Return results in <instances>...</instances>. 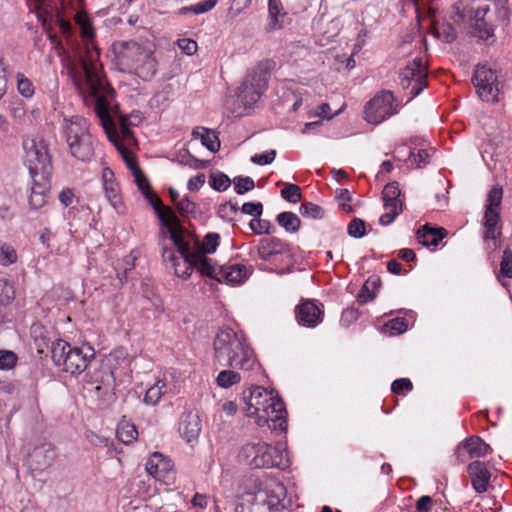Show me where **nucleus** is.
<instances>
[{"label": "nucleus", "mask_w": 512, "mask_h": 512, "mask_svg": "<svg viewBox=\"0 0 512 512\" xmlns=\"http://www.w3.org/2000/svg\"><path fill=\"white\" fill-rule=\"evenodd\" d=\"M192 138L199 139L201 144L206 147L210 152H217L220 148V141L215 131L197 127L192 131Z\"/></svg>", "instance_id": "30"}, {"label": "nucleus", "mask_w": 512, "mask_h": 512, "mask_svg": "<svg viewBox=\"0 0 512 512\" xmlns=\"http://www.w3.org/2000/svg\"><path fill=\"white\" fill-rule=\"evenodd\" d=\"M62 132L70 154L81 162H90L95 153V139L90 133L89 121L80 116L65 117Z\"/></svg>", "instance_id": "6"}, {"label": "nucleus", "mask_w": 512, "mask_h": 512, "mask_svg": "<svg viewBox=\"0 0 512 512\" xmlns=\"http://www.w3.org/2000/svg\"><path fill=\"white\" fill-rule=\"evenodd\" d=\"M299 212L303 217L310 219H322L324 210L321 206L312 202H304L299 207Z\"/></svg>", "instance_id": "41"}, {"label": "nucleus", "mask_w": 512, "mask_h": 512, "mask_svg": "<svg viewBox=\"0 0 512 512\" xmlns=\"http://www.w3.org/2000/svg\"><path fill=\"white\" fill-rule=\"evenodd\" d=\"M248 278V271L244 265L232 264L222 266L220 278L218 282H226L231 285H239Z\"/></svg>", "instance_id": "27"}, {"label": "nucleus", "mask_w": 512, "mask_h": 512, "mask_svg": "<svg viewBox=\"0 0 512 512\" xmlns=\"http://www.w3.org/2000/svg\"><path fill=\"white\" fill-rule=\"evenodd\" d=\"M17 356L9 350H0V370H10L17 363Z\"/></svg>", "instance_id": "51"}, {"label": "nucleus", "mask_w": 512, "mask_h": 512, "mask_svg": "<svg viewBox=\"0 0 512 512\" xmlns=\"http://www.w3.org/2000/svg\"><path fill=\"white\" fill-rule=\"evenodd\" d=\"M18 256L16 250L7 243L0 245V265L7 267L17 262Z\"/></svg>", "instance_id": "42"}, {"label": "nucleus", "mask_w": 512, "mask_h": 512, "mask_svg": "<svg viewBox=\"0 0 512 512\" xmlns=\"http://www.w3.org/2000/svg\"><path fill=\"white\" fill-rule=\"evenodd\" d=\"M500 272L506 278H512V252L509 249L503 251L500 262Z\"/></svg>", "instance_id": "53"}, {"label": "nucleus", "mask_w": 512, "mask_h": 512, "mask_svg": "<svg viewBox=\"0 0 512 512\" xmlns=\"http://www.w3.org/2000/svg\"><path fill=\"white\" fill-rule=\"evenodd\" d=\"M503 199V189L500 185H494L486 197L484 214L500 215V205Z\"/></svg>", "instance_id": "31"}, {"label": "nucleus", "mask_w": 512, "mask_h": 512, "mask_svg": "<svg viewBox=\"0 0 512 512\" xmlns=\"http://www.w3.org/2000/svg\"><path fill=\"white\" fill-rule=\"evenodd\" d=\"M97 53H89V55H80L77 60L70 61L67 64V73L77 89L88 92L95 100L94 110L102 124V111L105 112L108 120V129L111 134L117 137L120 143L131 144L135 142L133 131L130 126L133 122L130 118L120 117L119 123L116 124L110 113L111 98L113 90L106 84L101 73L100 66L96 61ZM135 118H140L135 115Z\"/></svg>", "instance_id": "1"}, {"label": "nucleus", "mask_w": 512, "mask_h": 512, "mask_svg": "<svg viewBox=\"0 0 512 512\" xmlns=\"http://www.w3.org/2000/svg\"><path fill=\"white\" fill-rule=\"evenodd\" d=\"M490 6L487 4L478 5L474 11L473 33L481 39H489L494 36L495 22L492 16H487Z\"/></svg>", "instance_id": "18"}, {"label": "nucleus", "mask_w": 512, "mask_h": 512, "mask_svg": "<svg viewBox=\"0 0 512 512\" xmlns=\"http://www.w3.org/2000/svg\"><path fill=\"white\" fill-rule=\"evenodd\" d=\"M102 182H103V189L105 192V196L111 206L118 212H123V202L120 195L119 186L115 181V176L113 171L105 167L102 170Z\"/></svg>", "instance_id": "20"}, {"label": "nucleus", "mask_w": 512, "mask_h": 512, "mask_svg": "<svg viewBox=\"0 0 512 512\" xmlns=\"http://www.w3.org/2000/svg\"><path fill=\"white\" fill-rule=\"evenodd\" d=\"M290 506L283 483L268 479L256 491L242 495L235 512H290Z\"/></svg>", "instance_id": "5"}, {"label": "nucleus", "mask_w": 512, "mask_h": 512, "mask_svg": "<svg viewBox=\"0 0 512 512\" xmlns=\"http://www.w3.org/2000/svg\"><path fill=\"white\" fill-rule=\"evenodd\" d=\"M52 360L56 366L72 374H81L95 357V350L89 345L72 347L68 342L57 339L51 347Z\"/></svg>", "instance_id": "8"}, {"label": "nucleus", "mask_w": 512, "mask_h": 512, "mask_svg": "<svg viewBox=\"0 0 512 512\" xmlns=\"http://www.w3.org/2000/svg\"><path fill=\"white\" fill-rule=\"evenodd\" d=\"M472 80L477 94L482 100L486 102L498 101L499 82L495 70L487 65H478Z\"/></svg>", "instance_id": "14"}, {"label": "nucleus", "mask_w": 512, "mask_h": 512, "mask_svg": "<svg viewBox=\"0 0 512 512\" xmlns=\"http://www.w3.org/2000/svg\"><path fill=\"white\" fill-rule=\"evenodd\" d=\"M24 162L31 178L48 175L50 156L46 143L41 139L28 138L23 141Z\"/></svg>", "instance_id": "10"}, {"label": "nucleus", "mask_w": 512, "mask_h": 512, "mask_svg": "<svg viewBox=\"0 0 512 512\" xmlns=\"http://www.w3.org/2000/svg\"><path fill=\"white\" fill-rule=\"evenodd\" d=\"M217 3H218V0H204V1L194 4L195 15L204 14V13L212 10L216 6Z\"/></svg>", "instance_id": "60"}, {"label": "nucleus", "mask_w": 512, "mask_h": 512, "mask_svg": "<svg viewBox=\"0 0 512 512\" xmlns=\"http://www.w3.org/2000/svg\"><path fill=\"white\" fill-rule=\"evenodd\" d=\"M470 458L485 457L493 452L491 446L479 436H471L462 442Z\"/></svg>", "instance_id": "29"}, {"label": "nucleus", "mask_w": 512, "mask_h": 512, "mask_svg": "<svg viewBox=\"0 0 512 512\" xmlns=\"http://www.w3.org/2000/svg\"><path fill=\"white\" fill-rule=\"evenodd\" d=\"M386 327L392 334L398 335L404 333L408 328V322L405 318L396 317L387 322Z\"/></svg>", "instance_id": "54"}, {"label": "nucleus", "mask_w": 512, "mask_h": 512, "mask_svg": "<svg viewBox=\"0 0 512 512\" xmlns=\"http://www.w3.org/2000/svg\"><path fill=\"white\" fill-rule=\"evenodd\" d=\"M219 240V234L214 232L208 233L202 241L200 251L197 253H202L203 255L214 253L219 246Z\"/></svg>", "instance_id": "43"}, {"label": "nucleus", "mask_w": 512, "mask_h": 512, "mask_svg": "<svg viewBox=\"0 0 512 512\" xmlns=\"http://www.w3.org/2000/svg\"><path fill=\"white\" fill-rule=\"evenodd\" d=\"M400 85L410 90V99L418 96L426 87L427 69L421 58L409 62L399 73Z\"/></svg>", "instance_id": "13"}, {"label": "nucleus", "mask_w": 512, "mask_h": 512, "mask_svg": "<svg viewBox=\"0 0 512 512\" xmlns=\"http://www.w3.org/2000/svg\"><path fill=\"white\" fill-rule=\"evenodd\" d=\"M15 298L13 285L7 279H0V303L9 304Z\"/></svg>", "instance_id": "49"}, {"label": "nucleus", "mask_w": 512, "mask_h": 512, "mask_svg": "<svg viewBox=\"0 0 512 512\" xmlns=\"http://www.w3.org/2000/svg\"><path fill=\"white\" fill-rule=\"evenodd\" d=\"M31 457L38 469H45L56 459L55 447L52 443L44 442L33 449Z\"/></svg>", "instance_id": "25"}, {"label": "nucleus", "mask_w": 512, "mask_h": 512, "mask_svg": "<svg viewBox=\"0 0 512 512\" xmlns=\"http://www.w3.org/2000/svg\"><path fill=\"white\" fill-rule=\"evenodd\" d=\"M179 48L187 55H193L197 52V42L191 39H179L178 40Z\"/></svg>", "instance_id": "59"}, {"label": "nucleus", "mask_w": 512, "mask_h": 512, "mask_svg": "<svg viewBox=\"0 0 512 512\" xmlns=\"http://www.w3.org/2000/svg\"><path fill=\"white\" fill-rule=\"evenodd\" d=\"M375 297H376V292L372 291L368 287V285H366V283H364L357 294V301L360 304H365L369 301L374 300Z\"/></svg>", "instance_id": "58"}, {"label": "nucleus", "mask_w": 512, "mask_h": 512, "mask_svg": "<svg viewBox=\"0 0 512 512\" xmlns=\"http://www.w3.org/2000/svg\"><path fill=\"white\" fill-rule=\"evenodd\" d=\"M233 369H225L218 374L216 383L219 387L227 389L241 381L240 374Z\"/></svg>", "instance_id": "37"}, {"label": "nucleus", "mask_w": 512, "mask_h": 512, "mask_svg": "<svg viewBox=\"0 0 512 512\" xmlns=\"http://www.w3.org/2000/svg\"><path fill=\"white\" fill-rule=\"evenodd\" d=\"M205 183V175L199 173L188 180L187 188L189 191H198Z\"/></svg>", "instance_id": "61"}, {"label": "nucleus", "mask_w": 512, "mask_h": 512, "mask_svg": "<svg viewBox=\"0 0 512 512\" xmlns=\"http://www.w3.org/2000/svg\"><path fill=\"white\" fill-rule=\"evenodd\" d=\"M275 157H276V151L271 149V150H267L261 154L253 155L251 157V161L254 164L263 166V165L271 164L275 160Z\"/></svg>", "instance_id": "56"}, {"label": "nucleus", "mask_w": 512, "mask_h": 512, "mask_svg": "<svg viewBox=\"0 0 512 512\" xmlns=\"http://www.w3.org/2000/svg\"><path fill=\"white\" fill-rule=\"evenodd\" d=\"M101 118H102V127H103L109 141L115 146L117 151L120 153V155L122 156L124 162L126 163L128 169L132 172V174H136V172L139 171L140 169L137 165V161L134 158L133 154L126 148L124 143H120L117 140V137L115 135L111 134V132H109L107 116H106L105 112H103V111H102Z\"/></svg>", "instance_id": "23"}, {"label": "nucleus", "mask_w": 512, "mask_h": 512, "mask_svg": "<svg viewBox=\"0 0 512 512\" xmlns=\"http://www.w3.org/2000/svg\"><path fill=\"white\" fill-rule=\"evenodd\" d=\"M75 22L81 30V36L84 41L91 42L95 36L92 22L85 12H77L75 15Z\"/></svg>", "instance_id": "36"}, {"label": "nucleus", "mask_w": 512, "mask_h": 512, "mask_svg": "<svg viewBox=\"0 0 512 512\" xmlns=\"http://www.w3.org/2000/svg\"><path fill=\"white\" fill-rule=\"evenodd\" d=\"M123 59L142 80H150L156 74V60L153 53L137 43L128 44Z\"/></svg>", "instance_id": "9"}, {"label": "nucleus", "mask_w": 512, "mask_h": 512, "mask_svg": "<svg viewBox=\"0 0 512 512\" xmlns=\"http://www.w3.org/2000/svg\"><path fill=\"white\" fill-rule=\"evenodd\" d=\"M238 461L252 469L285 468L286 451L265 442H248L238 452Z\"/></svg>", "instance_id": "7"}, {"label": "nucleus", "mask_w": 512, "mask_h": 512, "mask_svg": "<svg viewBox=\"0 0 512 512\" xmlns=\"http://www.w3.org/2000/svg\"><path fill=\"white\" fill-rule=\"evenodd\" d=\"M399 104L391 91H381L369 100L364 109V118L370 124H380L398 113Z\"/></svg>", "instance_id": "12"}, {"label": "nucleus", "mask_w": 512, "mask_h": 512, "mask_svg": "<svg viewBox=\"0 0 512 512\" xmlns=\"http://www.w3.org/2000/svg\"><path fill=\"white\" fill-rule=\"evenodd\" d=\"M210 185L214 190L222 192L230 187L231 180L222 172L212 173L210 176Z\"/></svg>", "instance_id": "47"}, {"label": "nucleus", "mask_w": 512, "mask_h": 512, "mask_svg": "<svg viewBox=\"0 0 512 512\" xmlns=\"http://www.w3.org/2000/svg\"><path fill=\"white\" fill-rule=\"evenodd\" d=\"M176 208L182 216H189L196 214L197 205L188 196H185L179 201Z\"/></svg>", "instance_id": "52"}, {"label": "nucleus", "mask_w": 512, "mask_h": 512, "mask_svg": "<svg viewBox=\"0 0 512 512\" xmlns=\"http://www.w3.org/2000/svg\"><path fill=\"white\" fill-rule=\"evenodd\" d=\"M434 34L443 42L451 43L456 38V31L449 23L438 25L434 28Z\"/></svg>", "instance_id": "44"}, {"label": "nucleus", "mask_w": 512, "mask_h": 512, "mask_svg": "<svg viewBox=\"0 0 512 512\" xmlns=\"http://www.w3.org/2000/svg\"><path fill=\"white\" fill-rule=\"evenodd\" d=\"M178 431L186 443L191 446L197 443L202 431V422L198 413L190 409L183 411L179 418Z\"/></svg>", "instance_id": "15"}, {"label": "nucleus", "mask_w": 512, "mask_h": 512, "mask_svg": "<svg viewBox=\"0 0 512 512\" xmlns=\"http://www.w3.org/2000/svg\"><path fill=\"white\" fill-rule=\"evenodd\" d=\"M32 180L29 205L32 209H40L47 203L50 182L47 175H39V177L32 178Z\"/></svg>", "instance_id": "21"}, {"label": "nucleus", "mask_w": 512, "mask_h": 512, "mask_svg": "<svg viewBox=\"0 0 512 512\" xmlns=\"http://www.w3.org/2000/svg\"><path fill=\"white\" fill-rule=\"evenodd\" d=\"M234 190L237 194L243 195L255 187L254 180L249 176H236L233 179Z\"/></svg>", "instance_id": "45"}, {"label": "nucleus", "mask_w": 512, "mask_h": 512, "mask_svg": "<svg viewBox=\"0 0 512 512\" xmlns=\"http://www.w3.org/2000/svg\"><path fill=\"white\" fill-rule=\"evenodd\" d=\"M467 472L471 478V483L477 493H484L490 481V472L484 462L473 461L467 467Z\"/></svg>", "instance_id": "22"}, {"label": "nucleus", "mask_w": 512, "mask_h": 512, "mask_svg": "<svg viewBox=\"0 0 512 512\" xmlns=\"http://www.w3.org/2000/svg\"><path fill=\"white\" fill-rule=\"evenodd\" d=\"M241 212L254 218H260L263 214V205L261 202H246L242 205Z\"/></svg>", "instance_id": "55"}, {"label": "nucleus", "mask_w": 512, "mask_h": 512, "mask_svg": "<svg viewBox=\"0 0 512 512\" xmlns=\"http://www.w3.org/2000/svg\"><path fill=\"white\" fill-rule=\"evenodd\" d=\"M360 311L355 307H350L345 309L342 312V318L341 320L344 322L351 323L353 321H356L360 317Z\"/></svg>", "instance_id": "64"}, {"label": "nucleus", "mask_w": 512, "mask_h": 512, "mask_svg": "<svg viewBox=\"0 0 512 512\" xmlns=\"http://www.w3.org/2000/svg\"><path fill=\"white\" fill-rule=\"evenodd\" d=\"M17 91L24 98L30 99L35 93V88L30 79L24 74L18 73L17 76Z\"/></svg>", "instance_id": "40"}, {"label": "nucleus", "mask_w": 512, "mask_h": 512, "mask_svg": "<svg viewBox=\"0 0 512 512\" xmlns=\"http://www.w3.org/2000/svg\"><path fill=\"white\" fill-rule=\"evenodd\" d=\"M295 316L300 325L308 328H314L322 322V311L311 300H306L296 306Z\"/></svg>", "instance_id": "19"}, {"label": "nucleus", "mask_w": 512, "mask_h": 512, "mask_svg": "<svg viewBox=\"0 0 512 512\" xmlns=\"http://www.w3.org/2000/svg\"><path fill=\"white\" fill-rule=\"evenodd\" d=\"M276 221L288 233L297 232L301 225L299 217L295 213L289 211L278 214Z\"/></svg>", "instance_id": "34"}, {"label": "nucleus", "mask_w": 512, "mask_h": 512, "mask_svg": "<svg viewBox=\"0 0 512 512\" xmlns=\"http://www.w3.org/2000/svg\"><path fill=\"white\" fill-rule=\"evenodd\" d=\"M447 232L444 228H433L429 224H424L416 233L418 242L425 246H437L446 236Z\"/></svg>", "instance_id": "26"}, {"label": "nucleus", "mask_w": 512, "mask_h": 512, "mask_svg": "<svg viewBox=\"0 0 512 512\" xmlns=\"http://www.w3.org/2000/svg\"><path fill=\"white\" fill-rule=\"evenodd\" d=\"M301 196V189L296 184H286L281 190V197L291 203H297L300 201Z\"/></svg>", "instance_id": "48"}, {"label": "nucleus", "mask_w": 512, "mask_h": 512, "mask_svg": "<svg viewBox=\"0 0 512 512\" xmlns=\"http://www.w3.org/2000/svg\"><path fill=\"white\" fill-rule=\"evenodd\" d=\"M256 250L258 257L263 261H271L277 255H291L289 244L277 237L261 238Z\"/></svg>", "instance_id": "16"}, {"label": "nucleus", "mask_w": 512, "mask_h": 512, "mask_svg": "<svg viewBox=\"0 0 512 512\" xmlns=\"http://www.w3.org/2000/svg\"><path fill=\"white\" fill-rule=\"evenodd\" d=\"M117 437L124 444H130L137 439L138 431L135 425L130 423L120 424L117 428Z\"/></svg>", "instance_id": "38"}, {"label": "nucleus", "mask_w": 512, "mask_h": 512, "mask_svg": "<svg viewBox=\"0 0 512 512\" xmlns=\"http://www.w3.org/2000/svg\"><path fill=\"white\" fill-rule=\"evenodd\" d=\"M244 398L246 416H255L259 427L267 425L272 431L286 432L287 411L282 399L260 386L251 389L249 396Z\"/></svg>", "instance_id": "4"}, {"label": "nucleus", "mask_w": 512, "mask_h": 512, "mask_svg": "<svg viewBox=\"0 0 512 512\" xmlns=\"http://www.w3.org/2000/svg\"><path fill=\"white\" fill-rule=\"evenodd\" d=\"M214 359L220 366L251 371L258 366L254 350L241 332L221 328L213 342Z\"/></svg>", "instance_id": "3"}, {"label": "nucleus", "mask_w": 512, "mask_h": 512, "mask_svg": "<svg viewBox=\"0 0 512 512\" xmlns=\"http://www.w3.org/2000/svg\"><path fill=\"white\" fill-rule=\"evenodd\" d=\"M74 198V192L70 188H64L58 195V200L64 207L70 206L73 203Z\"/></svg>", "instance_id": "62"}, {"label": "nucleus", "mask_w": 512, "mask_h": 512, "mask_svg": "<svg viewBox=\"0 0 512 512\" xmlns=\"http://www.w3.org/2000/svg\"><path fill=\"white\" fill-rule=\"evenodd\" d=\"M433 500L430 496H421L416 502V509L418 512H430L432 509Z\"/></svg>", "instance_id": "63"}, {"label": "nucleus", "mask_w": 512, "mask_h": 512, "mask_svg": "<svg viewBox=\"0 0 512 512\" xmlns=\"http://www.w3.org/2000/svg\"><path fill=\"white\" fill-rule=\"evenodd\" d=\"M166 393H168L167 384L159 379L146 390L143 401L146 405L155 406Z\"/></svg>", "instance_id": "33"}, {"label": "nucleus", "mask_w": 512, "mask_h": 512, "mask_svg": "<svg viewBox=\"0 0 512 512\" xmlns=\"http://www.w3.org/2000/svg\"><path fill=\"white\" fill-rule=\"evenodd\" d=\"M9 113L17 124L22 126L33 125V121L30 119L22 100L15 99L11 101L9 105Z\"/></svg>", "instance_id": "32"}, {"label": "nucleus", "mask_w": 512, "mask_h": 512, "mask_svg": "<svg viewBox=\"0 0 512 512\" xmlns=\"http://www.w3.org/2000/svg\"><path fill=\"white\" fill-rule=\"evenodd\" d=\"M401 190L397 182L387 184L382 191V199L384 203L402 202L399 199Z\"/></svg>", "instance_id": "46"}, {"label": "nucleus", "mask_w": 512, "mask_h": 512, "mask_svg": "<svg viewBox=\"0 0 512 512\" xmlns=\"http://www.w3.org/2000/svg\"><path fill=\"white\" fill-rule=\"evenodd\" d=\"M413 388L412 382L407 378H400L393 381L391 390L396 394H403L411 391Z\"/></svg>", "instance_id": "57"}, {"label": "nucleus", "mask_w": 512, "mask_h": 512, "mask_svg": "<svg viewBox=\"0 0 512 512\" xmlns=\"http://www.w3.org/2000/svg\"><path fill=\"white\" fill-rule=\"evenodd\" d=\"M500 215L484 214L483 240L486 243H492L493 249H497L501 245L500 237L502 235L501 226L499 225Z\"/></svg>", "instance_id": "24"}, {"label": "nucleus", "mask_w": 512, "mask_h": 512, "mask_svg": "<svg viewBox=\"0 0 512 512\" xmlns=\"http://www.w3.org/2000/svg\"><path fill=\"white\" fill-rule=\"evenodd\" d=\"M135 178L136 185L144 197L149 201V203L153 206V209L156 211V208L160 210L163 214H166L168 209H171L168 206H164L159 197L153 195L150 191L149 182L146 177L143 175L141 170L137 171L136 174H133Z\"/></svg>", "instance_id": "28"}, {"label": "nucleus", "mask_w": 512, "mask_h": 512, "mask_svg": "<svg viewBox=\"0 0 512 512\" xmlns=\"http://www.w3.org/2000/svg\"><path fill=\"white\" fill-rule=\"evenodd\" d=\"M145 467L148 474L157 480L168 482L172 479L173 464L159 452H155L149 457Z\"/></svg>", "instance_id": "17"}, {"label": "nucleus", "mask_w": 512, "mask_h": 512, "mask_svg": "<svg viewBox=\"0 0 512 512\" xmlns=\"http://www.w3.org/2000/svg\"><path fill=\"white\" fill-rule=\"evenodd\" d=\"M249 228L257 235H270L276 231L275 226L269 220L261 218H253L249 222Z\"/></svg>", "instance_id": "39"}, {"label": "nucleus", "mask_w": 512, "mask_h": 512, "mask_svg": "<svg viewBox=\"0 0 512 512\" xmlns=\"http://www.w3.org/2000/svg\"><path fill=\"white\" fill-rule=\"evenodd\" d=\"M268 87V74L258 68L249 73L237 88V98L245 109L253 107Z\"/></svg>", "instance_id": "11"}, {"label": "nucleus", "mask_w": 512, "mask_h": 512, "mask_svg": "<svg viewBox=\"0 0 512 512\" xmlns=\"http://www.w3.org/2000/svg\"><path fill=\"white\" fill-rule=\"evenodd\" d=\"M283 6L280 0H268V13H269V24L267 27L268 31H273L282 28L279 23L278 17L285 16L286 13H282Z\"/></svg>", "instance_id": "35"}, {"label": "nucleus", "mask_w": 512, "mask_h": 512, "mask_svg": "<svg viewBox=\"0 0 512 512\" xmlns=\"http://www.w3.org/2000/svg\"><path fill=\"white\" fill-rule=\"evenodd\" d=\"M156 215L170 236L171 241L177 248L178 253L182 255V264L184 270L180 269V263L176 262V253L170 248L162 249V257L165 262H170L176 276L187 279L196 269L202 276L219 281L222 266H218L212 259L202 253L191 251V243L186 231L179 223V219L172 209H168L166 214L156 208Z\"/></svg>", "instance_id": "2"}, {"label": "nucleus", "mask_w": 512, "mask_h": 512, "mask_svg": "<svg viewBox=\"0 0 512 512\" xmlns=\"http://www.w3.org/2000/svg\"><path fill=\"white\" fill-rule=\"evenodd\" d=\"M347 233L353 238H362L366 234L365 222L360 218H354L348 224Z\"/></svg>", "instance_id": "50"}]
</instances>
